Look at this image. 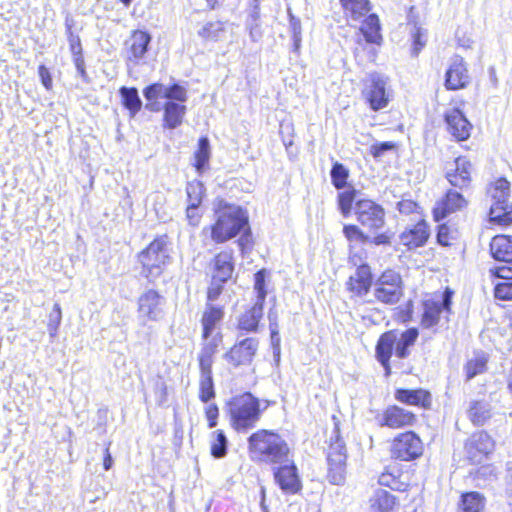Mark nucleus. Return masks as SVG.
<instances>
[{"instance_id":"obj_43","label":"nucleus","mask_w":512,"mask_h":512,"mask_svg":"<svg viewBox=\"0 0 512 512\" xmlns=\"http://www.w3.org/2000/svg\"><path fill=\"white\" fill-rule=\"evenodd\" d=\"M62 320V311L61 307L58 303L53 305L52 311L49 314V321L47 323V328L51 337H55L58 332V328L60 326Z\"/></svg>"},{"instance_id":"obj_45","label":"nucleus","mask_w":512,"mask_h":512,"mask_svg":"<svg viewBox=\"0 0 512 512\" xmlns=\"http://www.w3.org/2000/svg\"><path fill=\"white\" fill-rule=\"evenodd\" d=\"M502 282H498L494 287V297L502 301L512 300V281L502 279Z\"/></svg>"},{"instance_id":"obj_61","label":"nucleus","mask_w":512,"mask_h":512,"mask_svg":"<svg viewBox=\"0 0 512 512\" xmlns=\"http://www.w3.org/2000/svg\"><path fill=\"white\" fill-rule=\"evenodd\" d=\"M269 328L270 331L279 330L278 327V315L275 311L270 310L268 313Z\"/></svg>"},{"instance_id":"obj_24","label":"nucleus","mask_w":512,"mask_h":512,"mask_svg":"<svg viewBox=\"0 0 512 512\" xmlns=\"http://www.w3.org/2000/svg\"><path fill=\"white\" fill-rule=\"evenodd\" d=\"M467 206V200L456 191H448L445 198L437 202L433 209L435 221L439 222L449 214L460 211Z\"/></svg>"},{"instance_id":"obj_18","label":"nucleus","mask_w":512,"mask_h":512,"mask_svg":"<svg viewBox=\"0 0 512 512\" xmlns=\"http://www.w3.org/2000/svg\"><path fill=\"white\" fill-rule=\"evenodd\" d=\"M386 80L379 74L370 76V85L364 91L365 98L374 111L381 110L388 105L389 94L386 91Z\"/></svg>"},{"instance_id":"obj_3","label":"nucleus","mask_w":512,"mask_h":512,"mask_svg":"<svg viewBox=\"0 0 512 512\" xmlns=\"http://www.w3.org/2000/svg\"><path fill=\"white\" fill-rule=\"evenodd\" d=\"M344 15L348 21L362 20L360 31L366 42L380 45L382 35L379 18L376 14H368L371 10L369 0H340Z\"/></svg>"},{"instance_id":"obj_40","label":"nucleus","mask_w":512,"mask_h":512,"mask_svg":"<svg viewBox=\"0 0 512 512\" xmlns=\"http://www.w3.org/2000/svg\"><path fill=\"white\" fill-rule=\"evenodd\" d=\"M343 233L350 243V248H352L354 244H363L369 241V236L365 235L356 225H345Z\"/></svg>"},{"instance_id":"obj_29","label":"nucleus","mask_w":512,"mask_h":512,"mask_svg":"<svg viewBox=\"0 0 512 512\" xmlns=\"http://www.w3.org/2000/svg\"><path fill=\"white\" fill-rule=\"evenodd\" d=\"M395 399L404 404L421 406L425 409L431 405V394L423 389H397Z\"/></svg>"},{"instance_id":"obj_31","label":"nucleus","mask_w":512,"mask_h":512,"mask_svg":"<svg viewBox=\"0 0 512 512\" xmlns=\"http://www.w3.org/2000/svg\"><path fill=\"white\" fill-rule=\"evenodd\" d=\"M395 497L388 491L377 489L369 500V512H395Z\"/></svg>"},{"instance_id":"obj_58","label":"nucleus","mask_w":512,"mask_h":512,"mask_svg":"<svg viewBox=\"0 0 512 512\" xmlns=\"http://www.w3.org/2000/svg\"><path fill=\"white\" fill-rule=\"evenodd\" d=\"M450 229L445 224L440 225L437 233V241L439 244L443 246H448L450 244L451 237L449 236Z\"/></svg>"},{"instance_id":"obj_35","label":"nucleus","mask_w":512,"mask_h":512,"mask_svg":"<svg viewBox=\"0 0 512 512\" xmlns=\"http://www.w3.org/2000/svg\"><path fill=\"white\" fill-rule=\"evenodd\" d=\"M222 317L223 311L220 307H214L212 305L207 306L201 319L203 326V338H208L212 334L216 326L220 323Z\"/></svg>"},{"instance_id":"obj_6","label":"nucleus","mask_w":512,"mask_h":512,"mask_svg":"<svg viewBox=\"0 0 512 512\" xmlns=\"http://www.w3.org/2000/svg\"><path fill=\"white\" fill-rule=\"evenodd\" d=\"M487 194L491 199L490 220L501 225L511 224L510 183L505 178H498L489 185Z\"/></svg>"},{"instance_id":"obj_53","label":"nucleus","mask_w":512,"mask_h":512,"mask_svg":"<svg viewBox=\"0 0 512 512\" xmlns=\"http://www.w3.org/2000/svg\"><path fill=\"white\" fill-rule=\"evenodd\" d=\"M199 205H187L186 218L190 225L198 226L202 217Z\"/></svg>"},{"instance_id":"obj_54","label":"nucleus","mask_w":512,"mask_h":512,"mask_svg":"<svg viewBox=\"0 0 512 512\" xmlns=\"http://www.w3.org/2000/svg\"><path fill=\"white\" fill-rule=\"evenodd\" d=\"M394 148L395 144L393 142H382L372 145L370 152L374 158H380L386 151L392 150Z\"/></svg>"},{"instance_id":"obj_11","label":"nucleus","mask_w":512,"mask_h":512,"mask_svg":"<svg viewBox=\"0 0 512 512\" xmlns=\"http://www.w3.org/2000/svg\"><path fill=\"white\" fill-rule=\"evenodd\" d=\"M143 95L147 100V108L151 111H158L159 99L175 100L178 102H186V89L178 83H173L169 87H165L162 83L156 82L146 86L143 89Z\"/></svg>"},{"instance_id":"obj_33","label":"nucleus","mask_w":512,"mask_h":512,"mask_svg":"<svg viewBox=\"0 0 512 512\" xmlns=\"http://www.w3.org/2000/svg\"><path fill=\"white\" fill-rule=\"evenodd\" d=\"M263 303L255 302L254 305L243 313L238 321V327L247 332L256 331L258 323L263 316Z\"/></svg>"},{"instance_id":"obj_64","label":"nucleus","mask_w":512,"mask_h":512,"mask_svg":"<svg viewBox=\"0 0 512 512\" xmlns=\"http://www.w3.org/2000/svg\"><path fill=\"white\" fill-rule=\"evenodd\" d=\"M508 481H507V488H506V495L507 499L512 498V468L508 469Z\"/></svg>"},{"instance_id":"obj_41","label":"nucleus","mask_w":512,"mask_h":512,"mask_svg":"<svg viewBox=\"0 0 512 512\" xmlns=\"http://www.w3.org/2000/svg\"><path fill=\"white\" fill-rule=\"evenodd\" d=\"M487 359L484 356H477L467 362L465 365V373L467 380H470L481 374L486 369Z\"/></svg>"},{"instance_id":"obj_14","label":"nucleus","mask_w":512,"mask_h":512,"mask_svg":"<svg viewBox=\"0 0 512 512\" xmlns=\"http://www.w3.org/2000/svg\"><path fill=\"white\" fill-rule=\"evenodd\" d=\"M422 452V441L413 432H406L398 435L391 445L392 457L403 461L416 459L422 455Z\"/></svg>"},{"instance_id":"obj_34","label":"nucleus","mask_w":512,"mask_h":512,"mask_svg":"<svg viewBox=\"0 0 512 512\" xmlns=\"http://www.w3.org/2000/svg\"><path fill=\"white\" fill-rule=\"evenodd\" d=\"M121 103L128 110L130 117H135L142 108V101L135 87H121L119 89Z\"/></svg>"},{"instance_id":"obj_23","label":"nucleus","mask_w":512,"mask_h":512,"mask_svg":"<svg viewBox=\"0 0 512 512\" xmlns=\"http://www.w3.org/2000/svg\"><path fill=\"white\" fill-rule=\"evenodd\" d=\"M416 422L414 413L398 406L388 407L382 414L380 425L393 429L412 426Z\"/></svg>"},{"instance_id":"obj_32","label":"nucleus","mask_w":512,"mask_h":512,"mask_svg":"<svg viewBox=\"0 0 512 512\" xmlns=\"http://www.w3.org/2000/svg\"><path fill=\"white\" fill-rule=\"evenodd\" d=\"M224 262L221 260V255L215 256L212 262L213 266V274L211 285L207 290V299L208 301L216 300L222 293L223 284H224V276H223V268Z\"/></svg>"},{"instance_id":"obj_19","label":"nucleus","mask_w":512,"mask_h":512,"mask_svg":"<svg viewBox=\"0 0 512 512\" xmlns=\"http://www.w3.org/2000/svg\"><path fill=\"white\" fill-rule=\"evenodd\" d=\"M356 257V254L351 252V261L355 265L359 263V266L355 273L350 276L347 285L350 292H352L355 296L362 297L368 293L372 285L371 270L368 265L362 264L361 259L357 260Z\"/></svg>"},{"instance_id":"obj_50","label":"nucleus","mask_w":512,"mask_h":512,"mask_svg":"<svg viewBox=\"0 0 512 512\" xmlns=\"http://www.w3.org/2000/svg\"><path fill=\"white\" fill-rule=\"evenodd\" d=\"M426 36L427 33L424 29L420 27H414L412 31L413 38V53L418 55L420 50L426 45Z\"/></svg>"},{"instance_id":"obj_27","label":"nucleus","mask_w":512,"mask_h":512,"mask_svg":"<svg viewBox=\"0 0 512 512\" xmlns=\"http://www.w3.org/2000/svg\"><path fill=\"white\" fill-rule=\"evenodd\" d=\"M430 232L427 223L422 220L417 224L405 229L399 236L400 242L408 249H415L423 246L428 238Z\"/></svg>"},{"instance_id":"obj_26","label":"nucleus","mask_w":512,"mask_h":512,"mask_svg":"<svg viewBox=\"0 0 512 512\" xmlns=\"http://www.w3.org/2000/svg\"><path fill=\"white\" fill-rule=\"evenodd\" d=\"M448 131L458 141L466 140L470 136L472 125L459 109H451L445 115Z\"/></svg>"},{"instance_id":"obj_52","label":"nucleus","mask_w":512,"mask_h":512,"mask_svg":"<svg viewBox=\"0 0 512 512\" xmlns=\"http://www.w3.org/2000/svg\"><path fill=\"white\" fill-rule=\"evenodd\" d=\"M38 75L41 81V84L48 91L53 88V79L50 73V70L43 64L38 66Z\"/></svg>"},{"instance_id":"obj_57","label":"nucleus","mask_w":512,"mask_h":512,"mask_svg":"<svg viewBox=\"0 0 512 512\" xmlns=\"http://www.w3.org/2000/svg\"><path fill=\"white\" fill-rule=\"evenodd\" d=\"M205 416L208 420V426L210 428H213L217 425V419L219 416V410L218 407L214 404L208 405L205 408Z\"/></svg>"},{"instance_id":"obj_12","label":"nucleus","mask_w":512,"mask_h":512,"mask_svg":"<svg viewBox=\"0 0 512 512\" xmlns=\"http://www.w3.org/2000/svg\"><path fill=\"white\" fill-rule=\"evenodd\" d=\"M465 454L473 464L485 461L495 449V441L485 431L473 433L465 442Z\"/></svg>"},{"instance_id":"obj_2","label":"nucleus","mask_w":512,"mask_h":512,"mask_svg":"<svg viewBox=\"0 0 512 512\" xmlns=\"http://www.w3.org/2000/svg\"><path fill=\"white\" fill-rule=\"evenodd\" d=\"M418 335L419 332L416 328H409L403 332L389 330L379 337L375 354L386 375L391 373L390 359L393 352L398 359L407 358L410 355V347L415 344Z\"/></svg>"},{"instance_id":"obj_28","label":"nucleus","mask_w":512,"mask_h":512,"mask_svg":"<svg viewBox=\"0 0 512 512\" xmlns=\"http://www.w3.org/2000/svg\"><path fill=\"white\" fill-rule=\"evenodd\" d=\"M184 102L168 100L163 106V127L167 129H175L183 122L186 113Z\"/></svg>"},{"instance_id":"obj_46","label":"nucleus","mask_w":512,"mask_h":512,"mask_svg":"<svg viewBox=\"0 0 512 512\" xmlns=\"http://www.w3.org/2000/svg\"><path fill=\"white\" fill-rule=\"evenodd\" d=\"M247 27L249 29L250 37L254 42L258 41L262 37V31L259 25V11L257 8H254L252 13L249 15Z\"/></svg>"},{"instance_id":"obj_60","label":"nucleus","mask_w":512,"mask_h":512,"mask_svg":"<svg viewBox=\"0 0 512 512\" xmlns=\"http://www.w3.org/2000/svg\"><path fill=\"white\" fill-rule=\"evenodd\" d=\"M110 442L107 443L105 449H104V456H103V468L104 470L108 471L113 466V458L110 453Z\"/></svg>"},{"instance_id":"obj_62","label":"nucleus","mask_w":512,"mask_h":512,"mask_svg":"<svg viewBox=\"0 0 512 512\" xmlns=\"http://www.w3.org/2000/svg\"><path fill=\"white\" fill-rule=\"evenodd\" d=\"M372 242L376 245H385L390 243V236L386 233L375 236Z\"/></svg>"},{"instance_id":"obj_17","label":"nucleus","mask_w":512,"mask_h":512,"mask_svg":"<svg viewBox=\"0 0 512 512\" xmlns=\"http://www.w3.org/2000/svg\"><path fill=\"white\" fill-rule=\"evenodd\" d=\"M151 35L146 30L135 29L125 41L126 61L137 64L148 52Z\"/></svg>"},{"instance_id":"obj_22","label":"nucleus","mask_w":512,"mask_h":512,"mask_svg":"<svg viewBox=\"0 0 512 512\" xmlns=\"http://www.w3.org/2000/svg\"><path fill=\"white\" fill-rule=\"evenodd\" d=\"M472 164L465 157H458L447 168L446 178L452 186L465 188L471 181Z\"/></svg>"},{"instance_id":"obj_4","label":"nucleus","mask_w":512,"mask_h":512,"mask_svg":"<svg viewBox=\"0 0 512 512\" xmlns=\"http://www.w3.org/2000/svg\"><path fill=\"white\" fill-rule=\"evenodd\" d=\"M166 246L167 236H157L137 254V260L141 265V273L149 283L163 274L164 267L169 261Z\"/></svg>"},{"instance_id":"obj_59","label":"nucleus","mask_w":512,"mask_h":512,"mask_svg":"<svg viewBox=\"0 0 512 512\" xmlns=\"http://www.w3.org/2000/svg\"><path fill=\"white\" fill-rule=\"evenodd\" d=\"M417 207V204L412 200H402L398 203V210L403 214L413 213Z\"/></svg>"},{"instance_id":"obj_1","label":"nucleus","mask_w":512,"mask_h":512,"mask_svg":"<svg viewBox=\"0 0 512 512\" xmlns=\"http://www.w3.org/2000/svg\"><path fill=\"white\" fill-rule=\"evenodd\" d=\"M248 451L253 461L265 464L289 462L290 449L286 441L270 430H258L248 439Z\"/></svg>"},{"instance_id":"obj_55","label":"nucleus","mask_w":512,"mask_h":512,"mask_svg":"<svg viewBox=\"0 0 512 512\" xmlns=\"http://www.w3.org/2000/svg\"><path fill=\"white\" fill-rule=\"evenodd\" d=\"M217 441L218 442L211 447V454L217 458H221L224 456V432L222 430L217 432Z\"/></svg>"},{"instance_id":"obj_38","label":"nucleus","mask_w":512,"mask_h":512,"mask_svg":"<svg viewBox=\"0 0 512 512\" xmlns=\"http://www.w3.org/2000/svg\"><path fill=\"white\" fill-rule=\"evenodd\" d=\"M210 159V146L207 137H201L198 141V146L194 152L193 166L197 172L202 173L207 167Z\"/></svg>"},{"instance_id":"obj_56","label":"nucleus","mask_w":512,"mask_h":512,"mask_svg":"<svg viewBox=\"0 0 512 512\" xmlns=\"http://www.w3.org/2000/svg\"><path fill=\"white\" fill-rule=\"evenodd\" d=\"M379 484L382 486L390 487L391 489H398L399 482L396 476L390 472H384L379 476Z\"/></svg>"},{"instance_id":"obj_13","label":"nucleus","mask_w":512,"mask_h":512,"mask_svg":"<svg viewBox=\"0 0 512 512\" xmlns=\"http://www.w3.org/2000/svg\"><path fill=\"white\" fill-rule=\"evenodd\" d=\"M355 214L358 222L370 231L379 230L385 224L384 209L372 200L357 201Z\"/></svg>"},{"instance_id":"obj_44","label":"nucleus","mask_w":512,"mask_h":512,"mask_svg":"<svg viewBox=\"0 0 512 512\" xmlns=\"http://www.w3.org/2000/svg\"><path fill=\"white\" fill-rule=\"evenodd\" d=\"M348 178L347 169L340 163H335L331 170V179L333 185L337 189H341L345 186L346 180Z\"/></svg>"},{"instance_id":"obj_30","label":"nucleus","mask_w":512,"mask_h":512,"mask_svg":"<svg viewBox=\"0 0 512 512\" xmlns=\"http://www.w3.org/2000/svg\"><path fill=\"white\" fill-rule=\"evenodd\" d=\"M67 40L69 44V50L73 56L74 65L82 78L87 77L85 68V59L83 56V48L79 35L75 34L71 28L67 30Z\"/></svg>"},{"instance_id":"obj_21","label":"nucleus","mask_w":512,"mask_h":512,"mask_svg":"<svg viewBox=\"0 0 512 512\" xmlns=\"http://www.w3.org/2000/svg\"><path fill=\"white\" fill-rule=\"evenodd\" d=\"M280 465L274 473L276 482L284 492L297 493L301 489V481L296 466L290 459Z\"/></svg>"},{"instance_id":"obj_9","label":"nucleus","mask_w":512,"mask_h":512,"mask_svg":"<svg viewBox=\"0 0 512 512\" xmlns=\"http://www.w3.org/2000/svg\"><path fill=\"white\" fill-rule=\"evenodd\" d=\"M490 253L499 262L506 263L489 269V273L500 279L512 280V238L497 235L490 242Z\"/></svg>"},{"instance_id":"obj_16","label":"nucleus","mask_w":512,"mask_h":512,"mask_svg":"<svg viewBox=\"0 0 512 512\" xmlns=\"http://www.w3.org/2000/svg\"><path fill=\"white\" fill-rule=\"evenodd\" d=\"M164 297L156 289H147L137 299V312L145 321H158Z\"/></svg>"},{"instance_id":"obj_8","label":"nucleus","mask_w":512,"mask_h":512,"mask_svg":"<svg viewBox=\"0 0 512 512\" xmlns=\"http://www.w3.org/2000/svg\"><path fill=\"white\" fill-rule=\"evenodd\" d=\"M346 446L339 434L338 423L335 422L333 435L330 437L327 462H328V480L331 484L342 485L346 478Z\"/></svg>"},{"instance_id":"obj_39","label":"nucleus","mask_w":512,"mask_h":512,"mask_svg":"<svg viewBox=\"0 0 512 512\" xmlns=\"http://www.w3.org/2000/svg\"><path fill=\"white\" fill-rule=\"evenodd\" d=\"M188 205H201L205 196V188L201 181L192 180L186 185Z\"/></svg>"},{"instance_id":"obj_51","label":"nucleus","mask_w":512,"mask_h":512,"mask_svg":"<svg viewBox=\"0 0 512 512\" xmlns=\"http://www.w3.org/2000/svg\"><path fill=\"white\" fill-rule=\"evenodd\" d=\"M289 16H290V30L292 32L294 47H295V49H298L301 44V34H302L301 22L298 18L294 17L290 12H289Z\"/></svg>"},{"instance_id":"obj_5","label":"nucleus","mask_w":512,"mask_h":512,"mask_svg":"<svg viewBox=\"0 0 512 512\" xmlns=\"http://www.w3.org/2000/svg\"><path fill=\"white\" fill-rule=\"evenodd\" d=\"M226 240L239 235L234 243L243 254L252 248L253 240L246 209L237 205L226 204Z\"/></svg>"},{"instance_id":"obj_10","label":"nucleus","mask_w":512,"mask_h":512,"mask_svg":"<svg viewBox=\"0 0 512 512\" xmlns=\"http://www.w3.org/2000/svg\"><path fill=\"white\" fill-rule=\"evenodd\" d=\"M373 295L381 303L393 305L403 296L402 279L393 270L384 271L373 285Z\"/></svg>"},{"instance_id":"obj_49","label":"nucleus","mask_w":512,"mask_h":512,"mask_svg":"<svg viewBox=\"0 0 512 512\" xmlns=\"http://www.w3.org/2000/svg\"><path fill=\"white\" fill-rule=\"evenodd\" d=\"M214 395L212 379L210 376H206L200 382L199 398L202 402H208Z\"/></svg>"},{"instance_id":"obj_47","label":"nucleus","mask_w":512,"mask_h":512,"mask_svg":"<svg viewBox=\"0 0 512 512\" xmlns=\"http://www.w3.org/2000/svg\"><path fill=\"white\" fill-rule=\"evenodd\" d=\"M210 232V238L215 243L224 242V220L222 216H218L216 222L209 228H205L203 233Z\"/></svg>"},{"instance_id":"obj_25","label":"nucleus","mask_w":512,"mask_h":512,"mask_svg":"<svg viewBox=\"0 0 512 512\" xmlns=\"http://www.w3.org/2000/svg\"><path fill=\"white\" fill-rule=\"evenodd\" d=\"M258 348L254 338H246L234 345L229 352V361L233 366L249 365Z\"/></svg>"},{"instance_id":"obj_7","label":"nucleus","mask_w":512,"mask_h":512,"mask_svg":"<svg viewBox=\"0 0 512 512\" xmlns=\"http://www.w3.org/2000/svg\"><path fill=\"white\" fill-rule=\"evenodd\" d=\"M231 426L237 431L252 428L260 417L259 401L250 393L235 397L230 402Z\"/></svg>"},{"instance_id":"obj_36","label":"nucleus","mask_w":512,"mask_h":512,"mask_svg":"<svg viewBox=\"0 0 512 512\" xmlns=\"http://www.w3.org/2000/svg\"><path fill=\"white\" fill-rule=\"evenodd\" d=\"M461 512H482L485 507V497L479 492H468L462 495Z\"/></svg>"},{"instance_id":"obj_37","label":"nucleus","mask_w":512,"mask_h":512,"mask_svg":"<svg viewBox=\"0 0 512 512\" xmlns=\"http://www.w3.org/2000/svg\"><path fill=\"white\" fill-rule=\"evenodd\" d=\"M468 417L473 424L483 425L491 417L490 405L484 401L471 402Z\"/></svg>"},{"instance_id":"obj_20","label":"nucleus","mask_w":512,"mask_h":512,"mask_svg":"<svg viewBox=\"0 0 512 512\" xmlns=\"http://www.w3.org/2000/svg\"><path fill=\"white\" fill-rule=\"evenodd\" d=\"M468 83L469 75L466 63L461 56L456 55L451 59L446 71L445 87L448 90H458L464 88Z\"/></svg>"},{"instance_id":"obj_15","label":"nucleus","mask_w":512,"mask_h":512,"mask_svg":"<svg viewBox=\"0 0 512 512\" xmlns=\"http://www.w3.org/2000/svg\"><path fill=\"white\" fill-rule=\"evenodd\" d=\"M453 292L446 289L440 298L426 300L421 325L424 328H432L439 323L440 315L443 312L450 313Z\"/></svg>"},{"instance_id":"obj_48","label":"nucleus","mask_w":512,"mask_h":512,"mask_svg":"<svg viewBox=\"0 0 512 512\" xmlns=\"http://www.w3.org/2000/svg\"><path fill=\"white\" fill-rule=\"evenodd\" d=\"M356 191L355 190H346L339 195V207L344 216L350 214L352 210V203L355 200Z\"/></svg>"},{"instance_id":"obj_42","label":"nucleus","mask_w":512,"mask_h":512,"mask_svg":"<svg viewBox=\"0 0 512 512\" xmlns=\"http://www.w3.org/2000/svg\"><path fill=\"white\" fill-rule=\"evenodd\" d=\"M265 278H266V270H259L254 275V290L256 292V300L255 302L263 303L265 302V298L267 296V290L265 287Z\"/></svg>"},{"instance_id":"obj_63","label":"nucleus","mask_w":512,"mask_h":512,"mask_svg":"<svg viewBox=\"0 0 512 512\" xmlns=\"http://www.w3.org/2000/svg\"><path fill=\"white\" fill-rule=\"evenodd\" d=\"M271 343H272L274 349L279 350V345H280L279 330L271 331Z\"/></svg>"}]
</instances>
